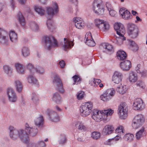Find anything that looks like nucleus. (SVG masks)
<instances>
[{"label": "nucleus", "instance_id": "nucleus-1", "mask_svg": "<svg viewBox=\"0 0 147 147\" xmlns=\"http://www.w3.org/2000/svg\"><path fill=\"white\" fill-rule=\"evenodd\" d=\"M53 6L54 9L51 7H47V9L48 15L46 24L48 28L51 32H53L55 29V25L51 19L55 14L54 12L57 13L58 12V6L57 3L55 2Z\"/></svg>", "mask_w": 147, "mask_h": 147}, {"label": "nucleus", "instance_id": "nucleus-2", "mask_svg": "<svg viewBox=\"0 0 147 147\" xmlns=\"http://www.w3.org/2000/svg\"><path fill=\"white\" fill-rule=\"evenodd\" d=\"M9 129L10 131L9 136L12 139L15 140L19 137L24 143H28V137L27 135L24 133V130L20 129L18 130L15 129L12 126H10Z\"/></svg>", "mask_w": 147, "mask_h": 147}, {"label": "nucleus", "instance_id": "nucleus-3", "mask_svg": "<svg viewBox=\"0 0 147 147\" xmlns=\"http://www.w3.org/2000/svg\"><path fill=\"white\" fill-rule=\"evenodd\" d=\"M113 113V110L110 109H104L100 112L98 110L94 109L92 113V117L96 121L99 122L103 119V114L105 118V116L107 117L109 115H111Z\"/></svg>", "mask_w": 147, "mask_h": 147}, {"label": "nucleus", "instance_id": "nucleus-4", "mask_svg": "<svg viewBox=\"0 0 147 147\" xmlns=\"http://www.w3.org/2000/svg\"><path fill=\"white\" fill-rule=\"evenodd\" d=\"M43 40L45 44V48L48 50H50L52 47H58L57 40L52 36H45L43 38Z\"/></svg>", "mask_w": 147, "mask_h": 147}, {"label": "nucleus", "instance_id": "nucleus-5", "mask_svg": "<svg viewBox=\"0 0 147 147\" xmlns=\"http://www.w3.org/2000/svg\"><path fill=\"white\" fill-rule=\"evenodd\" d=\"M92 104L90 102L83 103L80 109L82 116L86 117L89 115L92 111Z\"/></svg>", "mask_w": 147, "mask_h": 147}, {"label": "nucleus", "instance_id": "nucleus-6", "mask_svg": "<svg viewBox=\"0 0 147 147\" xmlns=\"http://www.w3.org/2000/svg\"><path fill=\"white\" fill-rule=\"evenodd\" d=\"M101 0H95L93 3V10L95 13L102 15L104 12L105 9L102 7Z\"/></svg>", "mask_w": 147, "mask_h": 147}, {"label": "nucleus", "instance_id": "nucleus-7", "mask_svg": "<svg viewBox=\"0 0 147 147\" xmlns=\"http://www.w3.org/2000/svg\"><path fill=\"white\" fill-rule=\"evenodd\" d=\"M144 119L143 115L139 114L136 116L133 120L132 126L134 129L140 127L144 122Z\"/></svg>", "mask_w": 147, "mask_h": 147}, {"label": "nucleus", "instance_id": "nucleus-8", "mask_svg": "<svg viewBox=\"0 0 147 147\" xmlns=\"http://www.w3.org/2000/svg\"><path fill=\"white\" fill-rule=\"evenodd\" d=\"M118 113L119 117L121 119H125L127 116L128 109L125 102H123L119 106Z\"/></svg>", "mask_w": 147, "mask_h": 147}, {"label": "nucleus", "instance_id": "nucleus-9", "mask_svg": "<svg viewBox=\"0 0 147 147\" xmlns=\"http://www.w3.org/2000/svg\"><path fill=\"white\" fill-rule=\"evenodd\" d=\"M114 28L116 31L117 34L119 36L118 38L123 40H125L126 38L124 36L125 30L123 25L120 23H117L114 25Z\"/></svg>", "mask_w": 147, "mask_h": 147}, {"label": "nucleus", "instance_id": "nucleus-10", "mask_svg": "<svg viewBox=\"0 0 147 147\" xmlns=\"http://www.w3.org/2000/svg\"><path fill=\"white\" fill-rule=\"evenodd\" d=\"M95 23L96 26L100 30L105 31L109 29V24L107 22H104L103 20L99 19H95Z\"/></svg>", "mask_w": 147, "mask_h": 147}, {"label": "nucleus", "instance_id": "nucleus-11", "mask_svg": "<svg viewBox=\"0 0 147 147\" xmlns=\"http://www.w3.org/2000/svg\"><path fill=\"white\" fill-rule=\"evenodd\" d=\"M115 91L113 89H107L100 96L101 99L104 101H107L110 100L115 93Z\"/></svg>", "mask_w": 147, "mask_h": 147}, {"label": "nucleus", "instance_id": "nucleus-12", "mask_svg": "<svg viewBox=\"0 0 147 147\" xmlns=\"http://www.w3.org/2000/svg\"><path fill=\"white\" fill-rule=\"evenodd\" d=\"M25 127L24 133L25 134L27 135L28 136H28L32 137L35 136L37 133L38 130L36 128H33L30 127L29 125L27 123L25 124Z\"/></svg>", "mask_w": 147, "mask_h": 147}, {"label": "nucleus", "instance_id": "nucleus-13", "mask_svg": "<svg viewBox=\"0 0 147 147\" xmlns=\"http://www.w3.org/2000/svg\"><path fill=\"white\" fill-rule=\"evenodd\" d=\"M53 82L54 84L57 87V89L61 93L64 92V90L63 88L62 82L59 76L57 74H55L54 76Z\"/></svg>", "mask_w": 147, "mask_h": 147}, {"label": "nucleus", "instance_id": "nucleus-14", "mask_svg": "<svg viewBox=\"0 0 147 147\" xmlns=\"http://www.w3.org/2000/svg\"><path fill=\"white\" fill-rule=\"evenodd\" d=\"M46 113L51 121L57 122L59 120V117L57 113L53 111L48 109L46 112Z\"/></svg>", "mask_w": 147, "mask_h": 147}, {"label": "nucleus", "instance_id": "nucleus-15", "mask_svg": "<svg viewBox=\"0 0 147 147\" xmlns=\"http://www.w3.org/2000/svg\"><path fill=\"white\" fill-rule=\"evenodd\" d=\"M133 107L135 110H142L145 107V105L140 98H138L135 100L133 104Z\"/></svg>", "mask_w": 147, "mask_h": 147}, {"label": "nucleus", "instance_id": "nucleus-16", "mask_svg": "<svg viewBox=\"0 0 147 147\" xmlns=\"http://www.w3.org/2000/svg\"><path fill=\"white\" fill-rule=\"evenodd\" d=\"M26 68L29 69L31 74H33L35 72H36L39 74H42L44 72L43 69L40 67H38L37 68L34 67L33 65L31 63H28L26 65Z\"/></svg>", "mask_w": 147, "mask_h": 147}, {"label": "nucleus", "instance_id": "nucleus-17", "mask_svg": "<svg viewBox=\"0 0 147 147\" xmlns=\"http://www.w3.org/2000/svg\"><path fill=\"white\" fill-rule=\"evenodd\" d=\"M7 94L9 101L11 102H15L17 100L16 93L12 88H9L7 90Z\"/></svg>", "mask_w": 147, "mask_h": 147}, {"label": "nucleus", "instance_id": "nucleus-18", "mask_svg": "<svg viewBox=\"0 0 147 147\" xmlns=\"http://www.w3.org/2000/svg\"><path fill=\"white\" fill-rule=\"evenodd\" d=\"M119 13L125 20L130 19L132 17L130 13L124 8H121L119 10Z\"/></svg>", "mask_w": 147, "mask_h": 147}, {"label": "nucleus", "instance_id": "nucleus-19", "mask_svg": "<svg viewBox=\"0 0 147 147\" xmlns=\"http://www.w3.org/2000/svg\"><path fill=\"white\" fill-rule=\"evenodd\" d=\"M123 77V75L121 73L115 71L113 76L112 80L114 83L118 84L121 81Z\"/></svg>", "mask_w": 147, "mask_h": 147}, {"label": "nucleus", "instance_id": "nucleus-20", "mask_svg": "<svg viewBox=\"0 0 147 147\" xmlns=\"http://www.w3.org/2000/svg\"><path fill=\"white\" fill-rule=\"evenodd\" d=\"M120 67L123 71H127L131 67V62L129 60L122 61L120 63Z\"/></svg>", "mask_w": 147, "mask_h": 147}, {"label": "nucleus", "instance_id": "nucleus-21", "mask_svg": "<svg viewBox=\"0 0 147 147\" xmlns=\"http://www.w3.org/2000/svg\"><path fill=\"white\" fill-rule=\"evenodd\" d=\"M76 27L79 29L83 28L85 24L84 21L81 18L77 17L73 19Z\"/></svg>", "mask_w": 147, "mask_h": 147}, {"label": "nucleus", "instance_id": "nucleus-22", "mask_svg": "<svg viewBox=\"0 0 147 147\" xmlns=\"http://www.w3.org/2000/svg\"><path fill=\"white\" fill-rule=\"evenodd\" d=\"M102 46L105 49L104 51V52L109 54H111L113 52L114 49L111 45L108 43H102Z\"/></svg>", "mask_w": 147, "mask_h": 147}, {"label": "nucleus", "instance_id": "nucleus-23", "mask_svg": "<svg viewBox=\"0 0 147 147\" xmlns=\"http://www.w3.org/2000/svg\"><path fill=\"white\" fill-rule=\"evenodd\" d=\"M64 42L61 44L65 51H66L67 49L71 48L74 46V44L71 41L70 42L66 38H64Z\"/></svg>", "mask_w": 147, "mask_h": 147}, {"label": "nucleus", "instance_id": "nucleus-24", "mask_svg": "<svg viewBox=\"0 0 147 147\" xmlns=\"http://www.w3.org/2000/svg\"><path fill=\"white\" fill-rule=\"evenodd\" d=\"M34 122L35 125L37 127H42L44 122V119L43 116L41 115H40L39 117L35 119Z\"/></svg>", "mask_w": 147, "mask_h": 147}, {"label": "nucleus", "instance_id": "nucleus-25", "mask_svg": "<svg viewBox=\"0 0 147 147\" xmlns=\"http://www.w3.org/2000/svg\"><path fill=\"white\" fill-rule=\"evenodd\" d=\"M75 125L77 129L82 131L84 132L86 130V127L84 123L82 121H78L76 122Z\"/></svg>", "mask_w": 147, "mask_h": 147}, {"label": "nucleus", "instance_id": "nucleus-26", "mask_svg": "<svg viewBox=\"0 0 147 147\" xmlns=\"http://www.w3.org/2000/svg\"><path fill=\"white\" fill-rule=\"evenodd\" d=\"M46 144L43 141H40L36 143H29L27 147H45Z\"/></svg>", "mask_w": 147, "mask_h": 147}, {"label": "nucleus", "instance_id": "nucleus-27", "mask_svg": "<svg viewBox=\"0 0 147 147\" xmlns=\"http://www.w3.org/2000/svg\"><path fill=\"white\" fill-rule=\"evenodd\" d=\"M17 19L20 23L22 26H24L26 24V22L25 18L22 13L19 12L17 15Z\"/></svg>", "mask_w": 147, "mask_h": 147}, {"label": "nucleus", "instance_id": "nucleus-28", "mask_svg": "<svg viewBox=\"0 0 147 147\" xmlns=\"http://www.w3.org/2000/svg\"><path fill=\"white\" fill-rule=\"evenodd\" d=\"M118 59L120 60H123L127 58L126 53L123 51H119L117 53Z\"/></svg>", "mask_w": 147, "mask_h": 147}, {"label": "nucleus", "instance_id": "nucleus-29", "mask_svg": "<svg viewBox=\"0 0 147 147\" xmlns=\"http://www.w3.org/2000/svg\"><path fill=\"white\" fill-rule=\"evenodd\" d=\"M114 128L112 126L107 125H106L103 129V132L105 133L106 135H109L111 134L113 131Z\"/></svg>", "mask_w": 147, "mask_h": 147}, {"label": "nucleus", "instance_id": "nucleus-30", "mask_svg": "<svg viewBox=\"0 0 147 147\" xmlns=\"http://www.w3.org/2000/svg\"><path fill=\"white\" fill-rule=\"evenodd\" d=\"M52 100L57 104H60L61 102V98L58 92L53 94L52 98Z\"/></svg>", "mask_w": 147, "mask_h": 147}, {"label": "nucleus", "instance_id": "nucleus-31", "mask_svg": "<svg viewBox=\"0 0 147 147\" xmlns=\"http://www.w3.org/2000/svg\"><path fill=\"white\" fill-rule=\"evenodd\" d=\"M15 86L16 90L18 92H20L22 91L23 86L21 82L19 80H16L15 81Z\"/></svg>", "mask_w": 147, "mask_h": 147}, {"label": "nucleus", "instance_id": "nucleus-32", "mask_svg": "<svg viewBox=\"0 0 147 147\" xmlns=\"http://www.w3.org/2000/svg\"><path fill=\"white\" fill-rule=\"evenodd\" d=\"M4 72L8 75L10 76L12 72V69L11 67L7 65H4L3 67Z\"/></svg>", "mask_w": 147, "mask_h": 147}, {"label": "nucleus", "instance_id": "nucleus-33", "mask_svg": "<svg viewBox=\"0 0 147 147\" xmlns=\"http://www.w3.org/2000/svg\"><path fill=\"white\" fill-rule=\"evenodd\" d=\"M21 51L22 54L24 57H27L29 56L30 54L29 49L27 47L25 46L23 47Z\"/></svg>", "mask_w": 147, "mask_h": 147}, {"label": "nucleus", "instance_id": "nucleus-34", "mask_svg": "<svg viewBox=\"0 0 147 147\" xmlns=\"http://www.w3.org/2000/svg\"><path fill=\"white\" fill-rule=\"evenodd\" d=\"M27 80L28 82L30 83L36 85L38 84V80L33 76L30 75L27 78Z\"/></svg>", "mask_w": 147, "mask_h": 147}, {"label": "nucleus", "instance_id": "nucleus-35", "mask_svg": "<svg viewBox=\"0 0 147 147\" xmlns=\"http://www.w3.org/2000/svg\"><path fill=\"white\" fill-rule=\"evenodd\" d=\"M67 139L66 135L64 134H62L60 135L59 144L61 145H63L67 142Z\"/></svg>", "mask_w": 147, "mask_h": 147}, {"label": "nucleus", "instance_id": "nucleus-36", "mask_svg": "<svg viewBox=\"0 0 147 147\" xmlns=\"http://www.w3.org/2000/svg\"><path fill=\"white\" fill-rule=\"evenodd\" d=\"M139 33L138 29H135L131 32H128V34L131 38L134 39L138 36Z\"/></svg>", "mask_w": 147, "mask_h": 147}, {"label": "nucleus", "instance_id": "nucleus-37", "mask_svg": "<svg viewBox=\"0 0 147 147\" xmlns=\"http://www.w3.org/2000/svg\"><path fill=\"white\" fill-rule=\"evenodd\" d=\"M16 67L18 73L20 74H23L24 72L23 66L22 64L17 63L15 65Z\"/></svg>", "mask_w": 147, "mask_h": 147}, {"label": "nucleus", "instance_id": "nucleus-38", "mask_svg": "<svg viewBox=\"0 0 147 147\" xmlns=\"http://www.w3.org/2000/svg\"><path fill=\"white\" fill-rule=\"evenodd\" d=\"M9 36L10 40L12 42H15L17 41L18 38L17 34L15 32H11L9 33Z\"/></svg>", "mask_w": 147, "mask_h": 147}, {"label": "nucleus", "instance_id": "nucleus-39", "mask_svg": "<svg viewBox=\"0 0 147 147\" xmlns=\"http://www.w3.org/2000/svg\"><path fill=\"white\" fill-rule=\"evenodd\" d=\"M128 33L131 32L135 29H138L137 26L134 24L129 23L127 24Z\"/></svg>", "mask_w": 147, "mask_h": 147}, {"label": "nucleus", "instance_id": "nucleus-40", "mask_svg": "<svg viewBox=\"0 0 147 147\" xmlns=\"http://www.w3.org/2000/svg\"><path fill=\"white\" fill-rule=\"evenodd\" d=\"M85 42L87 45L90 47L94 46L96 45V43L92 38L88 39V38H86Z\"/></svg>", "mask_w": 147, "mask_h": 147}, {"label": "nucleus", "instance_id": "nucleus-41", "mask_svg": "<svg viewBox=\"0 0 147 147\" xmlns=\"http://www.w3.org/2000/svg\"><path fill=\"white\" fill-rule=\"evenodd\" d=\"M116 132L117 134L119 135V136L123 135L124 129L123 127L122 126H119L116 129Z\"/></svg>", "mask_w": 147, "mask_h": 147}, {"label": "nucleus", "instance_id": "nucleus-42", "mask_svg": "<svg viewBox=\"0 0 147 147\" xmlns=\"http://www.w3.org/2000/svg\"><path fill=\"white\" fill-rule=\"evenodd\" d=\"M129 81L131 82H135L137 80V76L134 72H132L130 73L129 76Z\"/></svg>", "mask_w": 147, "mask_h": 147}, {"label": "nucleus", "instance_id": "nucleus-43", "mask_svg": "<svg viewBox=\"0 0 147 147\" xmlns=\"http://www.w3.org/2000/svg\"><path fill=\"white\" fill-rule=\"evenodd\" d=\"M125 86H123L122 87H118L116 90L117 92L119 93L123 94H124L127 91V89Z\"/></svg>", "mask_w": 147, "mask_h": 147}, {"label": "nucleus", "instance_id": "nucleus-44", "mask_svg": "<svg viewBox=\"0 0 147 147\" xmlns=\"http://www.w3.org/2000/svg\"><path fill=\"white\" fill-rule=\"evenodd\" d=\"M134 137V135L131 134H125L124 136V138L128 142H130L133 140Z\"/></svg>", "mask_w": 147, "mask_h": 147}, {"label": "nucleus", "instance_id": "nucleus-45", "mask_svg": "<svg viewBox=\"0 0 147 147\" xmlns=\"http://www.w3.org/2000/svg\"><path fill=\"white\" fill-rule=\"evenodd\" d=\"M130 47L131 49L134 51H137L138 49L137 44L132 40L130 41Z\"/></svg>", "mask_w": 147, "mask_h": 147}, {"label": "nucleus", "instance_id": "nucleus-46", "mask_svg": "<svg viewBox=\"0 0 147 147\" xmlns=\"http://www.w3.org/2000/svg\"><path fill=\"white\" fill-rule=\"evenodd\" d=\"M120 138V137L119 136H117L113 138L109 139L104 142V144L106 145H111V141L113 140L117 141Z\"/></svg>", "mask_w": 147, "mask_h": 147}, {"label": "nucleus", "instance_id": "nucleus-47", "mask_svg": "<svg viewBox=\"0 0 147 147\" xmlns=\"http://www.w3.org/2000/svg\"><path fill=\"white\" fill-rule=\"evenodd\" d=\"M8 39V34L7 35L0 36V42L2 44H6L7 42Z\"/></svg>", "mask_w": 147, "mask_h": 147}, {"label": "nucleus", "instance_id": "nucleus-48", "mask_svg": "<svg viewBox=\"0 0 147 147\" xmlns=\"http://www.w3.org/2000/svg\"><path fill=\"white\" fill-rule=\"evenodd\" d=\"M31 29L35 31H37L38 29V26L36 23L34 22H32L30 24Z\"/></svg>", "mask_w": 147, "mask_h": 147}, {"label": "nucleus", "instance_id": "nucleus-49", "mask_svg": "<svg viewBox=\"0 0 147 147\" xmlns=\"http://www.w3.org/2000/svg\"><path fill=\"white\" fill-rule=\"evenodd\" d=\"M35 10L36 12L41 16H43L44 14L45 11L41 7H36L35 8Z\"/></svg>", "mask_w": 147, "mask_h": 147}, {"label": "nucleus", "instance_id": "nucleus-50", "mask_svg": "<svg viewBox=\"0 0 147 147\" xmlns=\"http://www.w3.org/2000/svg\"><path fill=\"white\" fill-rule=\"evenodd\" d=\"M100 136V132L94 131L92 134L91 137L94 139L97 140Z\"/></svg>", "mask_w": 147, "mask_h": 147}, {"label": "nucleus", "instance_id": "nucleus-51", "mask_svg": "<svg viewBox=\"0 0 147 147\" xmlns=\"http://www.w3.org/2000/svg\"><path fill=\"white\" fill-rule=\"evenodd\" d=\"M144 131V129L142 128L136 133V137L137 139L139 140L140 139V138L142 136V135Z\"/></svg>", "mask_w": 147, "mask_h": 147}, {"label": "nucleus", "instance_id": "nucleus-52", "mask_svg": "<svg viewBox=\"0 0 147 147\" xmlns=\"http://www.w3.org/2000/svg\"><path fill=\"white\" fill-rule=\"evenodd\" d=\"M72 78L74 82L73 84H77L79 82H80V81L82 80V79L78 75H75Z\"/></svg>", "mask_w": 147, "mask_h": 147}, {"label": "nucleus", "instance_id": "nucleus-53", "mask_svg": "<svg viewBox=\"0 0 147 147\" xmlns=\"http://www.w3.org/2000/svg\"><path fill=\"white\" fill-rule=\"evenodd\" d=\"M144 69L143 66L140 64H138L135 68V70L138 73H140Z\"/></svg>", "mask_w": 147, "mask_h": 147}, {"label": "nucleus", "instance_id": "nucleus-54", "mask_svg": "<svg viewBox=\"0 0 147 147\" xmlns=\"http://www.w3.org/2000/svg\"><path fill=\"white\" fill-rule=\"evenodd\" d=\"M84 92L83 91H80L78 93L77 98L78 100H81L83 98L84 95Z\"/></svg>", "mask_w": 147, "mask_h": 147}, {"label": "nucleus", "instance_id": "nucleus-55", "mask_svg": "<svg viewBox=\"0 0 147 147\" xmlns=\"http://www.w3.org/2000/svg\"><path fill=\"white\" fill-rule=\"evenodd\" d=\"M32 100L34 103L36 102L38 100V96L35 93H33L32 94Z\"/></svg>", "mask_w": 147, "mask_h": 147}, {"label": "nucleus", "instance_id": "nucleus-56", "mask_svg": "<svg viewBox=\"0 0 147 147\" xmlns=\"http://www.w3.org/2000/svg\"><path fill=\"white\" fill-rule=\"evenodd\" d=\"M136 84L137 86L140 87L142 88H144V83L142 81H138L137 82Z\"/></svg>", "mask_w": 147, "mask_h": 147}, {"label": "nucleus", "instance_id": "nucleus-57", "mask_svg": "<svg viewBox=\"0 0 147 147\" xmlns=\"http://www.w3.org/2000/svg\"><path fill=\"white\" fill-rule=\"evenodd\" d=\"M139 74H140L142 77L145 78L147 76V71L145 69L140 72Z\"/></svg>", "mask_w": 147, "mask_h": 147}, {"label": "nucleus", "instance_id": "nucleus-58", "mask_svg": "<svg viewBox=\"0 0 147 147\" xmlns=\"http://www.w3.org/2000/svg\"><path fill=\"white\" fill-rule=\"evenodd\" d=\"M101 82V80L99 79H94V80L93 82L94 84V86H97V85L100 84Z\"/></svg>", "mask_w": 147, "mask_h": 147}, {"label": "nucleus", "instance_id": "nucleus-59", "mask_svg": "<svg viewBox=\"0 0 147 147\" xmlns=\"http://www.w3.org/2000/svg\"><path fill=\"white\" fill-rule=\"evenodd\" d=\"M109 11V12L110 15L112 16H114L116 13V12L115 11L113 10V9Z\"/></svg>", "mask_w": 147, "mask_h": 147}, {"label": "nucleus", "instance_id": "nucleus-60", "mask_svg": "<svg viewBox=\"0 0 147 147\" xmlns=\"http://www.w3.org/2000/svg\"><path fill=\"white\" fill-rule=\"evenodd\" d=\"M106 7L108 11L111 10L113 9L111 7V5L110 3L108 2H107L106 4Z\"/></svg>", "mask_w": 147, "mask_h": 147}, {"label": "nucleus", "instance_id": "nucleus-61", "mask_svg": "<svg viewBox=\"0 0 147 147\" xmlns=\"http://www.w3.org/2000/svg\"><path fill=\"white\" fill-rule=\"evenodd\" d=\"M59 64L60 65V67L61 68H63L65 65V63L64 61L62 60L60 61L59 62Z\"/></svg>", "mask_w": 147, "mask_h": 147}, {"label": "nucleus", "instance_id": "nucleus-62", "mask_svg": "<svg viewBox=\"0 0 147 147\" xmlns=\"http://www.w3.org/2000/svg\"><path fill=\"white\" fill-rule=\"evenodd\" d=\"M86 38H88V39L92 38L91 34L90 32L86 33V35H85V38L86 39Z\"/></svg>", "mask_w": 147, "mask_h": 147}, {"label": "nucleus", "instance_id": "nucleus-63", "mask_svg": "<svg viewBox=\"0 0 147 147\" xmlns=\"http://www.w3.org/2000/svg\"><path fill=\"white\" fill-rule=\"evenodd\" d=\"M11 7L13 9H14V4L15 2L13 1V0H11Z\"/></svg>", "mask_w": 147, "mask_h": 147}, {"label": "nucleus", "instance_id": "nucleus-64", "mask_svg": "<svg viewBox=\"0 0 147 147\" xmlns=\"http://www.w3.org/2000/svg\"><path fill=\"white\" fill-rule=\"evenodd\" d=\"M42 4H45L46 2L47 1V0H38Z\"/></svg>", "mask_w": 147, "mask_h": 147}]
</instances>
